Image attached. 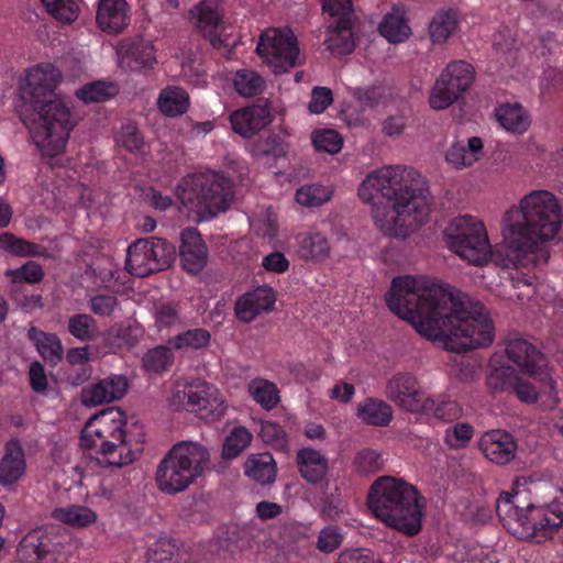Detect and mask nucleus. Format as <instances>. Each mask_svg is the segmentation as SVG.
Segmentation results:
<instances>
[{
    "label": "nucleus",
    "mask_w": 563,
    "mask_h": 563,
    "mask_svg": "<svg viewBox=\"0 0 563 563\" xmlns=\"http://www.w3.org/2000/svg\"><path fill=\"white\" fill-rule=\"evenodd\" d=\"M385 299L390 311L423 336L442 342L446 351L463 353L494 340L493 321L482 303L424 276L395 277Z\"/></svg>",
    "instance_id": "nucleus-1"
},
{
    "label": "nucleus",
    "mask_w": 563,
    "mask_h": 563,
    "mask_svg": "<svg viewBox=\"0 0 563 563\" xmlns=\"http://www.w3.org/2000/svg\"><path fill=\"white\" fill-rule=\"evenodd\" d=\"M60 81L62 74L57 67L41 64L27 71L21 87V99L25 104L21 120L42 154L49 157L64 152L76 125L69 103L55 93Z\"/></svg>",
    "instance_id": "nucleus-2"
},
{
    "label": "nucleus",
    "mask_w": 563,
    "mask_h": 563,
    "mask_svg": "<svg viewBox=\"0 0 563 563\" xmlns=\"http://www.w3.org/2000/svg\"><path fill=\"white\" fill-rule=\"evenodd\" d=\"M412 170L401 165L376 169L358 187L360 199L372 206L376 227L389 234L406 235L421 227L429 216L428 192L405 183Z\"/></svg>",
    "instance_id": "nucleus-3"
},
{
    "label": "nucleus",
    "mask_w": 563,
    "mask_h": 563,
    "mask_svg": "<svg viewBox=\"0 0 563 563\" xmlns=\"http://www.w3.org/2000/svg\"><path fill=\"white\" fill-rule=\"evenodd\" d=\"M562 227V208L548 190H533L518 206L508 209L501 221L505 267L519 269L534 263L536 253L553 240Z\"/></svg>",
    "instance_id": "nucleus-4"
},
{
    "label": "nucleus",
    "mask_w": 563,
    "mask_h": 563,
    "mask_svg": "<svg viewBox=\"0 0 563 563\" xmlns=\"http://www.w3.org/2000/svg\"><path fill=\"white\" fill-rule=\"evenodd\" d=\"M367 505L377 519L407 537H415L422 529L426 498L402 478H377L369 487Z\"/></svg>",
    "instance_id": "nucleus-5"
},
{
    "label": "nucleus",
    "mask_w": 563,
    "mask_h": 563,
    "mask_svg": "<svg viewBox=\"0 0 563 563\" xmlns=\"http://www.w3.org/2000/svg\"><path fill=\"white\" fill-rule=\"evenodd\" d=\"M124 413L110 408L91 417L80 434V446L97 455L98 464L107 467H121L134 460L126 441Z\"/></svg>",
    "instance_id": "nucleus-6"
},
{
    "label": "nucleus",
    "mask_w": 563,
    "mask_h": 563,
    "mask_svg": "<svg viewBox=\"0 0 563 563\" xmlns=\"http://www.w3.org/2000/svg\"><path fill=\"white\" fill-rule=\"evenodd\" d=\"M210 464V454L198 442L175 443L157 465L155 481L161 492L175 495L186 490Z\"/></svg>",
    "instance_id": "nucleus-7"
},
{
    "label": "nucleus",
    "mask_w": 563,
    "mask_h": 563,
    "mask_svg": "<svg viewBox=\"0 0 563 563\" xmlns=\"http://www.w3.org/2000/svg\"><path fill=\"white\" fill-rule=\"evenodd\" d=\"M176 195L199 219L208 220L229 208L232 181L218 172L190 174L177 185Z\"/></svg>",
    "instance_id": "nucleus-8"
},
{
    "label": "nucleus",
    "mask_w": 563,
    "mask_h": 563,
    "mask_svg": "<svg viewBox=\"0 0 563 563\" xmlns=\"http://www.w3.org/2000/svg\"><path fill=\"white\" fill-rule=\"evenodd\" d=\"M517 496L504 493L497 501L496 511L505 526L518 523L528 538L541 543L551 538L563 525V492L550 504L526 507L517 505Z\"/></svg>",
    "instance_id": "nucleus-9"
},
{
    "label": "nucleus",
    "mask_w": 563,
    "mask_h": 563,
    "mask_svg": "<svg viewBox=\"0 0 563 563\" xmlns=\"http://www.w3.org/2000/svg\"><path fill=\"white\" fill-rule=\"evenodd\" d=\"M448 247L464 261L483 265L490 257V244L484 224L472 216L454 218L444 230Z\"/></svg>",
    "instance_id": "nucleus-10"
},
{
    "label": "nucleus",
    "mask_w": 563,
    "mask_h": 563,
    "mask_svg": "<svg viewBox=\"0 0 563 563\" xmlns=\"http://www.w3.org/2000/svg\"><path fill=\"white\" fill-rule=\"evenodd\" d=\"M176 258V249L161 238L134 241L126 251L125 268L135 277H146L170 266Z\"/></svg>",
    "instance_id": "nucleus-11"
},
{
    "label": "nucleus",
    "mask_w": 563,
    "mask_h": 563,
    "mask_svg": "<svg viewBox=\"0 0 563 563\" xmlns=\"http://www.w3.org/2000/svg\"><path fill=\"white\" fill-rule=\"evenodd\" d=\"M256 53L276 75L285 74L300 64L298 41L289 30H266L260 37Z\"/></svg>",
    "instance_id": "nucleus-12"
},
{
    "label": "nucleus",
    "mask_w": 563,
    "mask_h": 563,
    "mask_svg": "<svg viewBox=\"0 0 563 563\" xmlns=\"http://www.w3.org/2000/svg\"><path fill=\"white\" fill-rule=\"evenodd\" d=\"M474 67L465 60L450 63L440 74L429 97L434 110H444L456 102L474 81Z\"/></svg>",
    "instance_id": "nucleus-13"
},
{
    "label": "nucleus",
    "mask_w": 563,
    "mask_h": 563,
    "mask_svg": "<svg viewBox=\"0 0 563 563\" xmlns=\"http://www.w3.org/2000/svg\"><path fill=\"white\" fill-rule=\"evenodd\" d=\"M324 13L333 20L327 29L324 45L338 56L353 52L355 43L353 37L354 8L352 0H320Z\"/></svg>",
    "instance_id": "nucleus-14"
},
{
    "label": "nucleus",
    "mask_w": 563,
    "mask_h": 563,
    "mask_svg": "<svg viewBox=\"0 0 563 563\" xmlns=\"http://www.w3.org/2000/svg\"><path fill=\"white\" fill-rule=\"evenodd\" d=\"M63 544L55 529L38 527L27 532L16 549L20 563H57Z\"/></svg>",
    "instance_id": "nucleus-15"
},
{
    "label": "nucleus",
    "mask_w": 563,
    "mask_h": 563,
    "mask_svg": "<svg viewBox=\"0 0 563 563\" xmlns=\"http://www.w3.org/2000/svg\"><path fill=\"white\" fill-rule=\"evenodd\" d=\"M181 393V401L186 409L195 412L202 420L216 421L225 412V406L219 398L218 389L205 380L197 379L185 384Z\"/></svg>",
    "instance_id": "nucleus-16"
},
{
    "label": "nucleus",
    "mask_w": 563,
    "mask_h": 563,
    "mask_svg": "<svg viewBox=\"0 0 563 563\" xmlns=\"http://www.w3.org/2000/svg\"><path fill=\"white\" fill-rule=\"evenodd\" d=\"M428 393L422 390L417 377L411 373H396L387 382L386 397L399 408L418 413Z\"/></svg>",
    "instance_id": "nucleus-17"
},
{
    "label": "nucleus",
    "mask_w": 563,
    "mask_h": 563,
    "mask_svg": "<svg viewBox=\"0 0 563 563\" xmlns=\"http://www.w3.org/2000/svg\"><path fill=\"white\" fill-rule=\"evenodd\" d=\"M120 68L147 75L156 64L154 45L144 38H124L117 46Z\"/></svg>",
    "instance_id": "nucleus-18"
},
{
    "label": "nucleus",
    "mask_w": 563,
    "mask_h": 563,
    "mask_svg": "<svg viewBox=\"0 0 563 563\" xmlns=\"http://www.w3.org/2000/svg\"><path fill=\"white\" fill-rule=\"evenodd\" d=\"M179 255L187 273L196 275L205 268L208 247L196 228H187L181 231Z\"/></svg>",
    "instance_id": "nucleus-19"
},
{
    "label": "nucleus",
    "mask_w": 563,
    "mask_h": 563,
    "mask_svg": "<svg viewBox=\"0 0 563 563\" xmlns=\"http://www.w3.org/2000/svg\"><path fill=\"white\" fill-rule=\"evenodd\" d=\"M517 448L514 437L504 430L487 431L479 440V449L485 457L498 465H505L512 461Z\"/></svg>",
    "instance_id": "nucleus-20"
},
{
    "label": "nucleus",
    "mask_w": 563,
    "mask_h": 563,
    "mask_svg": "<svg viewBox=\"0 0 563 563\" xmlns=\"http://www.w3.org/2000/svg\"><path fill=\"white\" fill-rule=\"evenodd\" d=\"M488 385L495 390L514 391L521 401L527 404L538 399L536 387L522 380L510 366L495 368L488 377Z\"/></svg>",
    "instance_id": "nucleus-21"
},
{
    "label": "nucleus",
    "mask_w": 563,
    "mask_h": 563,
    "mask_svg": "<svg viewBox=\"0 0 563 563\" xmlns=\"http://www.w3.org/2000/svg\"><path fill=\"white\" fill-rule=\"evenodd\" d=\"M128 389V380L122 375H112L106 379L86 386L81 390V401L87 407L99 406L121 399Z\"/></svg>",
    "instance_id": "nucleus-22"
},
{
    "label": "nucleus",
    "mask_w": 563,
    "mask_h": 563,
    "mask_svg": "<svg viewBox=\"0 0 563 563\" xmlns=\"http://www.w3.org/2000/svg\"><path fill=\"white\" fill-rule=\"evenodd\" d=\"M276 301L271 287L261 286L242 295L235 302V316L242 322L253 321L260 313L269 311Z\"/></svg>",
    "instance_id": "nucleus-23"
},
{
    "label": "nucleus",
    "mask_w": 563,
    "mask_h": 563,
    "mask_svg": "<svg viewBox=\"0 0 563 563\" xmlns=\"http://www.w3.org/2000/svg\"><path fill=\"white\" fill-rule=\"evenodd\" d=\"M510 362L518 366L519 371L533 375L537 374L543 364V354L540 350L522 338L510 339L505 349Z\"/></svg>",
    "instance_id": "nucleus-24"
},
{
    "label": "nucleus",
    "mask_w": 563,
    "mask_h": 563,
    "mask_svg": "<svg viewBox=\"0 0 563 563\" xmlns=\"http://www.w3.org/2000/svg\"><path fill=\"white\" fill-rule=\"evenodd\" d=\"M230 122L235 133L250 137L271 123V111L267 104L250 106L234 111Z\"/></svg>",
    "instance_id": "nucleus-25"
},
{
    "label": "nucleus",
    "mask_w": 563,
    "mask_h": 563,
    "mask_svg": "<svg viewBox=\"0 0 563 563\" xmlns=\"http://www.w3.org/2000/svg\"><path fill=\"white\" fill-rule=\"evenodd\" d=\"M126 0H99L97 24L106 33L119 34L130 24Z\"/></svg>",
    "instance_id": "nucleus-26"
},
{
    "label": "nucleus",
    "mask_w": 563,
    "mask_h": 563,
    "mask_svg": "<svg viewBox=\"0 0 563 563\" xmlns=\"http://www.w3.org/2000/svg\"><path fill=\"white\" fill-rule=\"evenodd\" d=\"M26 461L24 450L18 439L5 443L2 455V487H10L18 483L25 474Z\"/></svg>",
    "instance_id": "nucleus-27"
},
{
    "label": "nucleus",
    "mask_w": 563,
    "mask_h": 563,
    "mask_svg": "<svg viewBox=\"0 0 563 563\" xmlns=\"http://www.w3.org/2000/svg\"><path fill=\"white\" fill-rule=\"evenodd\" d=\"M296 463L301 477L311 483H321L328 473V460L312 448H302L296 454Z\"/></svg>",
    "instance_id": "nucleus-28"
},
{
    "label": "nucleus",
    "mask_w": 563,
    "mask_h": 563,
    "mask_svg": "<svg viewBox=\"0 0 563 563\" xmlns=\"http://www.w3.org/2000/svg\"><path fill=\"white\" fill-rule=\"evenodd\" d=\"M27 338L46 364L56 366L62 362L64 346L57 334L31 327L27 331Z\"/></svg>",
    "instance_id": "nucleus-29"
},
{
    "label": "nucleus",
    "mask_w": 563,
    "mask_h": 563,
    "mask_svg": "<svg viewBox=\"0 0 563 563\" xmlns=\"http://www.w3.org/2000/svg\"><path fill=\"white\" fill-rule=\"evenodd\" d=\"M417 415L434 418L443 422H452L462 416L461 405L446 396H431L427 394Z\"/></svg>",
    "instance_id": "nucleus-30"
},
{
    "label": "nucleus",
    "mask_w": 563,
    "mask_h": 563,
    "mask_svg": "<svg viewBox=\"0 0 563 563\" xmlns=\"http://www.w3.org/2000/svg\"><path fill=\"white\" fill-rule=\"evenodd\" d=\"M277 467L268 452L251 455L244 463V474L261 485L275 482Z\"/></svg>",
    "instance_id": "nucleus-31"
},
{
    "label": "nucleus",
    "mask_w": 563,
    "mask_h": 563,
    "mask_svg": "<svg viewBox=\"0 0 563 563\" xmlns=\"http://www.w3.org/2000/svg\"><path fill=\"white\" fill-rule=\"evenodd\" d=\"M297 253L305 261H321L329 255L330 244L328 239L316 231L299 233L296 236Z\"/></svg>",
    "instance_id": "nucleus-32"
},
{
    "label": "nucleus",
    "mask_w": 563,
    "mask_h": 563,
    "mask_svg": "<svg viewBox=\"0 0 563 563\" xmlns=\"http://www.w3.org/2000/svg\"><path fill=\"white\" fill-rule=\"evenodd\" d=\"M495 115L507 131L521 134L530 126V117L520 103H504L496 108Z\"/></svg>",
    "instance_id": "nucleus-33"
},
{
    "label": "nucleus",
    "mask_w": 563,
    "mask_h": 563,
    "mask_svg": "<svg viewBox=\"0 0 563 563\" xmlns=\"http://www.w3.org/2000/svg\"><path fill=\"white\" fill-rule=\"evenodd\" d=\"M378 31L389 43H401L411 34L405 12L399 8H393L385 14L378 25Z\"/></svg>",
    "instance_id": "nucleus-34"
},
{
    "label": "nucleus",
    "mask_w": 563,
    "mask_h": 563,
    "mask_svg": "<svg viewBox=\"0 0 563 563\" xmlns=\"http://www.w3.org/2000/svg\"><path fill=\"white\" fill-rule=\"evenodd\" d=\"M357 417L366 424L387 427L393 420V409L382 399L366 398L357 407Z\"/></svg>",
    "instance_id": "nucleus-35"
},
{
    "label": "nucleus",
    "mask_w": 563,
    "mask_h": 563,
    "mask_svg": "<svg viewBox=\"0 0 563 563\" xmlns=\"http://www.w3.org/2000/svg\"><path fill=\"white\" fill-rule=\"evenodd\" d=\"M459 25L457 12L453 9L439 10L429 23V34L432 43L443 44L456 31Z\"/></svg>",
    "instance_id": "nucleus-36"
},
{
    "label": "nucleus",
    "mask_w": 563,
    "mask_h": 563,
    "mask_svg": "<svg viewBox=\"0 0 563 563\" xmlns=\"http://www.w3.org/2000/svg\"><path fill=\"white\" fill-rule=\"evenodd\" d=\"M221 4V0H201L190 10V14L196 19V25L201 32L218 30L223 18Z\"/></svg>",
    "instance_id": "nucleus-37"
},
{
    "label": "nucleus",
    "mask_w": 563,
    "mask_h": 563,
    "mask_svg": "<svg viewBox=\"0 0 563 563\" xmlns=\"http://www.w3.org/2000/svg\"><path fill=\"white\" fill-rule=\"evenodd\" d=\"M157 104L159 111L167 117L181 115L188 110L189 96L184 88L167 87L161 91Z\"/></svg>",
    "instance_id": "nucleus-38"
},
{
    "label": "nucleus",
    "mask_w": 563,
    "mask_h": 563,
    "mask_svg": "<svg viewBox=\"0 0 563 563\" xmlns=\"http://www.w3.org/2000/svg\"><path fill=\"white\" fill-rule=\"evenodd\" d=\"M52 517L74 528H84L97 520V514L93 510L79 505L56 508L52 511Z\"/></svg>",
    "instance_id": "nucleus-39"
},
{
    "label": "nucleus",
    "mask_w": 563,
    "mask_h": 563,
    "mask_svg": "<svg viewBox=\"0 0 563 563\" xmlns=\"http://www.w3.org/2000/svg\"><path fill=\"white\" fill-rule=\"evenodd\" d=\"M333 197V189L319 183L305 184L296 190L297 203L306 208L320 207Z\"/></svg>",
    "instance_id": "nucleus-40"
},
{
    "label": "nucleus",
    "mask_w": 563,
    "mask_h": 563,
    "mask_svg": "<svg viewBox=\"0 0 563 563\" xmlns=\"http://www.w3.org/2000/svg\"><path fill=\"white\" fill-rule=\"evenodd\" d=\"M119 92V87L111 81L97 80L81 86L76 97L85 103L106 102Z\"/></svg>",
    "instance_id": "nucleus-41"
},
{
    "label": "nucleus",
    "mask_w": 563,
    "mask_h": 563,
    "mask_svg": "<svg viewBox=\"0 0 563 563\" xmlns=\"http://www.w3.org/2000/svg\"><path fill=\"white\" fill-rule=\"evenodd\" d=\"M2 251H5L14 256L20 257H35L46 256L47 250L40 244L18 238L12 233H2Z\"/></svg>",
    "instance_id": "nucleus-42"
},
{
    "label": "nucleus",
    "mask_w": 563,
    "mask_h": 563,
    "mask_svg": "<svg viewBox=\"0 0 563 563\" xmlns=\"http://www.w3.org/2000/svg\"><path fill=\"white\" fill-rule=\"evenodd\" d=\"M233 87L240 96L251 98L261 95L266 87V82L257 71L240 69L234 75Z\"/></svg>",
    "instance_id": "nucleus-43"
},
{
    "label": "nucleus",
    "mask_w": 563,
    "mask_h": 563,
    "mask_svg": "<svg viewBox=\"0 0 563 563\" xmlns=\"http://www.w3.org/2000/svg\"><path fill=\"white\" fill-rule=\"evenodd\" d=\"M44 275L43 267L34 261H27L15 269L5 271V276L11 280V287H27L25 284L41 283Z\"/></svg>",
    "instance_id": "nucleus-44"
},
{
    "label": "nucleus",
    "mask_w": 563,
    "mask_h": 563,
    "mask_svg": "<svg viewBox=\"0 0 563 563\" xmlns=\"http://www.w3.org/2000/svg\"><path fill=\"white\" fill-rule=\"evenodd\" d=\"M68 332L80 342H90L98 335L96 320L87 313H76L68 318Z\"/></svg>",
    "instance_id": "nucleus-45"
},
{
    "label": "nucleus",
    "mask_w": 563,
    "mask_h": 563,
    "mask_svg": "<svg viewBox=\"0 0 563 563\" xmlns=\"http://www.w3.org/2000/svg\"><path fill=\"white\" fill-rule=\"evenodd\" d=\"M210 341L211 333L207 329L195 328L175 335L169 343L176 350H200L207 347Z\"/></svg>",
    "instance_id": "nucleus-46"
},
{
    "label": "nucleus",
    "mask_w": 563,
    "mask_h": 563,
    "mask_svg": "<svg viewBox=\"0 0 563 563\" xmlns=\"http://www.w3.org/2000/svg\"><path fill=\"white\" fill-rule=\"evenodd\" d=\"M252 398L264 409L275 408L279 401V391L276 385L265 379H256L250 385Z\"/></svg>",
    "instance_id": "nucleus-47"
},
{
    "label": "nucleus",
    "mask_w": 563,
    "mask_h": 563,
    "mask_svg": "<svg viewBox=\"0 0 563 563\" xmlns=\"http://www.w3.org/2000/svg\"><path fill=\"white\" fill-rule=\"evenodd\" d=\"M173 363L174 353L172 349L164 345L148 350L143 357L145 369L156 374L169 369Z\"/></svg>",
    "instance_id": "nucleus-48"
},
{
    "label": "nucleus",
    "mask_w": 563,
    "mask_h": 563,
    "mask_svg": "<svg viewBox=\"0 0 563 563\" xmlns=\"http://www.w3.org/2000/svg\"><path fill=\"white\" fill-rule=\"evenodd\" d=\"M312 145L318 152L336 154L343 146V137L332 129L314 130L311 134Z\"/></svg>",
    "instance_id": "nucleus-49"
},
{
    "label": "nucleus",
    "mask_w": 563,
    "mask_h": 563,
    "mask_svg": "<svg viewBox=\"0 0 563 563\" xmlns=\"http://www.w3.org/2000/svg\"><path fill=\"white\" fill-rule=\"evenodd\" d=\"M252 434L244 427H235L225 438L222 448V456L224 459H234L250 444Z\"/></svg>",
    "instance_id": "nucleus-50"
},
{
    "label": "nucleus",
    "mask_w": 563,
    "mask_h": 563,
    "mask_svg": "<svg viewBox=\"0 0 563 563\" xmlns=\"http://www.w3.org/2000/svg\"><path fill=\"white\" fill-rule=\"evenodd\" d=\"M48 14L62 23H71L77 19L78 7L74 0H41Z\"/></svg>",
    "instance_id": "nucleus-51"
},
{
    "label": "nucleus",
    "mask_w": 563,
    "mask_h": 563,
    "mask_svg": "<svg viewBox=\"0 0 563 563\" xmlns=\"http://www.w3.org/2000/svg\"><path fill=\"white\" fill-rule=\"evenodd\" d=\"M115 140L119 145L131 153L140 152L144 145V137L137 125L132 121L122 124Z\"/></svg>",
    "instance_id": "nucleus-52"
},
{
    "label": "nucleus",
    "mask_w": 563,
    "mask_h": 563,
    "mask_svg": "<svg viewBox=\"0 0 563 563\" xmlns=\"http://www.w3.org/2000/svg\"><path fill=\"white\" fill-rule=\"evenodd\" d=\"M262 440L278 451L288 449V439L284 428L274 421L263 422L260 430Z\"/></svg>",
    "instance_id": "nucleus-53"
},
{
    "label": "nucleus",
    "mask_w": 563,
    "mask_h": 563,
    "mask_svg": "<svg viewBox=\"0 0 563 563\" xmlns=\"http://www.w3.org/2000/svg\"><path fill=\"white\" fill-rule=\"evenodd\" d=\"M474 428L464 422H457L445 430L444 442L452 449L464 448L473 438Z\"/></svg>",
    "instance_id": "nucleus-54"
},
{
    "label": "nucleus",
    "mask_w": 563,
    "mask_h": 563,
    "mask_svg": "<svg viewBox=\"0 0 563 563\" xmlns=\"http://www.w3.org/2000/svg\"><path fill=\"white\" fill-rule=\"evenodd\" d=\"M354 467L360 474L376 473L383 467V459L375 450L365 449L356 454Z\"/></svg>",
    "instance_id": "nucleus-55"
},
{
    "label": "nucleus",
    "mask_w": 563,
    "mask_h": 563,
    "mask_svg": "<svg viewBox=\"0 0 563 563\" xmlns=\"http://www.w3.org/2000/svg\"><path fill=\"white\" fill-rule=\"evenodd\" d=\"M10 294L14 303L25 312L43 307L42 296L30 292L29 287H11Z\"/></svg>",
    "instance_id": "nucleus-56"
},
{
    "label": "nucleus",
    "mask_w": 563,
    "mask_h": 563,
    "mask_svg": "<svg viewBox=\"0 0 563 563\" xmlns=\"http://www.w3.org/2000/svg\"><path fill=\"white\" fill-rule=\"evenodd\" d=\"M343 539L341 528L330 525L319 532L317 548L323 553H332L342 544Z\"/></svg>",
    "instance_id": "nucleus-57"
},
{
    "label": "nucleus",
    "mask_w": 563,
    "mask_h": 563,
    "mask_svg": "<svg viewBox=\"0 0 563 563\" xmlns=\"http://www.w3.org/2000/svg\"><path fill=\"white\" fill-rule=\"evenodd\" d=\"M179 321L178 305L165 302L157 306L155 311V322L159 329L170 328Z\"/></svg>",
    "instance_id": "nucleus-58"
},
{
    "label": "nucleus",
    "mask_w": 563,
    "mask_h": 563,
    "mask_svg": "<svg viewBox=\"0 0 563 563\" xmlns=\"http://www.w3.org/2000/svg\"><path fill=\"white\" fill-rule=\"evenodd\" d=\"M333 95L328 87H314L311 92V99L308 109L311 113L320 114L332 103Z\"/></svg>",
    "instance_id": "nucleus-59"
},
{
    "label": "nucleus",
    "mask_w": 563,
    "mask_h": 563,
    "mask_svg": "<svg viewBox=\"0 0 563 563\" xmlns=\"http://www.w3.org/2000/svg\"><path fill=\"white\" fill-rule=\"evenodd\" d=\"M119 301L112 295H97L90 299L91 311L101 317H109L118 308Z\"/></svg>",
    "instance_id": "nucleus-60"
},
{
    "label": "nucleus",
    "mask_w": 563,
    "mask_h": 563,
    "mask_svg": "<svg viewBox=\"0 0 563 563\" xmlns=\"http://www.w3.org/2000/svg\"><path fill=\"white\" fill-rule=\"evenodd\" d=\"M445 159L455 168L471 166L474 163V157L467 155L464 150V144L461 142L454 143L446 152Z\"/></svg>",
    "instance_id": "nucleus-61"
},
{
    "label": "nucleus",
    "mask_w": 563,
    "mask_h": 563,
    "mask_svg": "<svg viewBox=\"0 0 563 563\" xmlns=\"http://www.w3.org/2000/svg\"><path fill=\"white\" fill-rule=\"evenodd\" d=\"M262 266L267 272L282 274L289 268V261L282 252L276 251L263 257Z\"/></svg>",
    "instance_id": "nucleus-62"
},
{
    "label": "nucleus",
    "mask_w": 563,
    "mask_h": 563,
    "mask_svg": "<svg viewBox=\"0 0 563 563\" xmlns=\"http://www.w3.org/2000/svg\"><path fill=\"white\" fill-rule=\"evenodd\" d=\"M30 386L36 393H44L47 389V377L44 366L35 361L31 363L29 371Z\"/></svg>",
    "instance_id": "nucleus-63"
},
{
    "label": "nucleus",
    "mask_w": 563,
    "mask_h": 563,
    "mask_svg": "<svg viewBox=\"0 0 563 563\" xmlns=\"http://www.w3.org/2000/svg\"><path fill=\"white\" fill-rule=\"evenodd\" d=\"M335 563H378L369 551L347 549L340 553Z\"/></svg>",
    "instance_id": "nucleus-64"
}]
</instances>
